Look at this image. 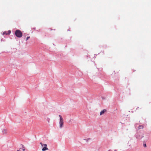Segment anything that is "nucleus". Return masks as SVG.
I'll return each mask as SVG.
<instances>
[{
  "label": "nucleus",
  "instance_id": "f257e3e1",
  "mask_svg": "<svg viewBox=\"0 0 151 151\" xmlns=\"http://www.w3.org/2000/svg\"><path fill=\"white\" fill-rule=\"evenodd\" d=\"M15 35L18 37H21L22 36V34L21 31L19 30H17L15 32Z\"/></svg>",
  "mask_w": 151,
  "mask_h": 151
},
{
  "label": "nucleus",
  "instance_id": "f03ea898",
  "mask_svg": "<svg viewBox=\"0 0 151 151\" xmlns=\"http://www.w3.org/2000/svg\"><path fill=\"white\" fill-rule=\"evenodd\" d=\"M60 117V121H59V124L60 127V128H62L63 125V119L62 116L60 115H59Z\"/></svg>",
  "mask_w": 151,
  "mask_h": 151
},
{
  "label": "nucleus",
  "instance_id": "7ed1b4c3",
  "mask_svg": "<svg viewBox=\"0 0 151 151\" xmlns=\"http://www.w3.org/2000/svg\"><path fill=\"white\" fill-rule=\"evenodd\" d=\"M43 146H44V147L42 149V151H44L48 150V148L47 147V145L46 144H44Z\"/></svg>",
  "mask_w": 151,
  "mask_h": 151
},
{
  "label": "nucleus",
  "instance_id": "20e7f679",
  "mask_svg": "<svg viewBox=\"0 0 151 151\" xmlns=\"http://www.w3.org/2000/svg\"><path fill=\"white\" fill-rule=\"evenodd\" d=\"M106 111V110L105 109L101 111L100 113V115H101L104 114V113Z\"/></svg>",
  "mask_w": 151,
  "mask_h": 151
},
{
  "label": "nucleus",
  "instance_id": "39448f33",
  "mask_svg": "<svg viewBox=\"0 0 151 151\" xmlns=\"http://www.w3.org/2000/svg\"><path fill=\"white\" fill-rule=\"evenodd\" d=\"M2 132L4 134H6L7 133V130L6 129H3L2 130Z\"/></svg>",
  "mask_w": 151,
  "mask_h": 151
},
{
  "label": "nucleus",
  "instance_id": "423d86ee",
  "mask_svg": "<svg viewBox=\"0 0 151 151\" xmlns=\"http://www.w3.org/2000/svg\"><path fill=\"white\" fill-rule=\"evenodd\" d=\"M143 128V126L142 125H140L139 127V129H142Z\"/></svg>",
  "mask_w": 151,
  "mask_h": 151
},
{
  "label": "nucleus",
  "instance_id": "0eeeda50",
  "mask_svg": "<svg viewBox=\"0 0 151 151\" xmlns=\"http://www.w3.org/2000/svg\"><path fill=\"white\" fill-rule=\"evenodd\" d=\"M5 34L6 35H9V33H8L7 32H4L3 33V35H4Z\"/></svg>",
  "mask_w": 151,
  "mask_h": 151
},
{
  "label": "nucleus",
  "instance_id": "6e6552de",
  "mask_svg": "<svg viewBox=\"0 0 151 151\" xmlns=\"http://www.w3.org/2000/svg\"><path fill=\"white\" fill-rule=\"evenodd\" d=\"M30 38V37L29 36V37H27V38H26L25 39V40L26 41L28 39H29Z\"/></svg>",
  "mask_w": 151,
  "mask_h": 151
},
{
  "label": "nucleus",
  "instance_id": "1a4fd4ad",
  "mask_svg": "<svg viewBox=\"0 0 151 151\" xmlns=\"http://www.w3.org/2000/svg\"><path fill=\"white\" fill-rule=\"evenodd\" d=\"M11 32V31H9L7 32V33H9V34H10V33Z\"/></svg>",
  "mask_w": 151,
  "mask_h": 151
},
{
  "label": "nucleus",
  "instance_id": "9d476101",
  "mask_svg": "<svg viewBox=\"0 0 151 151\" xmlns=\"http://www.w3.org/2000/svg\"><path fill=\"white\" fill-rule=\"evenodd\" d=\"M143 146L144 147H146V144H144Z\"/></svg>",
  "mask_w": 151,
  "mask_h": 151
},
{
  "label": "nucleus",
  "instance_id": "9b49d317",
  "mask_svg": "<svg viewBox=\"0 0 151 151\" xmlns=\"http://www.w3.org/2000/svg\"><path fill=\"white\" fill-rule=\"evenodd\" d=\"M40 145H41V146H42L43 145L42 143V142H40Z\"/></svg>",
  "mask_w": 151,
  "mask_h": 151
},
{
  "label": "nucleus",
  "instance_id": "f8f14e48",
  "mask_svg": "<svg viewBox=\"0 0 151 151\" xmlns=\"http://www.w3.org/2000/svg\"><path fill=\"white\" fill-rule=\"evenodd\" d=\"M47 121L48 122H49V121H50V119H47Z\"/></svg>",
  "mask_w": 151,
  "mask_h": 151
},
{
  "label": "nucleus",
  "instance_id": "ddd939ff",
  "mask_svg": "<svg viewBox=\"0 0 151 151\" xmlns=\"http://www.w3.org/2000/svg\"><path fill=\"white\" fill-rule=\"evenodd\" d=\"M22 150L23 151H24V150H25V149H22Z\"/></svg>",
  "mask_w": 151,
  "mask_h": 151
},
{
  "label": "nucleus",
  "instance_id": "4468645a",
  "mask_svg": "<svg viewBox=\"0 0 151 151\" xmlns=\"http://www.w3.org/2000/svg\"><path fill=\"white\" fill-rule=\"evenodd\" d=\"M114 151H117L116 150H115Z\"/></svg>",
  "mask_w": 151,
  "mask_h": 151
}]
</instances>
